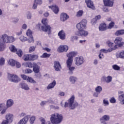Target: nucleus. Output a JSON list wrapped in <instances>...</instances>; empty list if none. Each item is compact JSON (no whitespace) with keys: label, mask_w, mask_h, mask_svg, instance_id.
<instances>
[{"label":"nucleus","mask_w":124,"mask_h":124,"mask_svg":"<svg viewBox=\"0 0 124 124\" xmlns=\"http://www.w3.org/2000/svg\"><path fill=\"white\" fill-rule=\"evenodd\" d=\"M42 31L45 32H47V34H51V28L49 25L42 26Z\"/></svg>","instance_id":"obj_9"},{"label":"nucleus","mask_w":124,"mask_h":124,"mask_svg":"<svg viewBox=\"0 0 124 124\" xmlns=\"http://www.w3.org/2000/svg\"><path fill=\"white\" fill-rule=\"evenodd\" d=\"M10 123L9 122H8L6 120H3L2 122V123L1 124H9Z\"/></svg>","instance_id":"obj_64"},{"label":"nucleus","mask_w":124,"mask_h":124,"mask_svg":"<svg viewBox=\"0 0 124 124\" xmlns=\"http://www.w3.org/2000/svg\"><path fill=\"white\" fill-rule=\"evenodd\" d=\"M19 88L22 90H24V91H29L30 90L29 85H28L27 83L24 82H22L19 83Z\"/></svg>","instance_id":"obj_12"},{"label":"nucleus","mask_w":124,"mask_h":124,"mask_svg":"<svg viewBox=\"0 0 124 124\" xmlns=\"http://www.w3.org/2000/svg\"><path fill=\"white\" fill-rule=\"evenodd\" d=\"M34 64H36V62H27L24 64L26 67H29V68H33Z\"/></svg>","instance_id":"obj_22"},{"label":"nucleus","mask_w":124,"mask_h":124,"mask_svg":"<svg viewBox=\"0 0 124 124\" xmlns=\"http://www.w3.org/2000/svg\"><path fill=\"white\" fill-rule=\"evenodd\" d=\"M19 39L21 40V41H22V42H24L25 41H27V38L26 37L21 36L19 38Z\"/></svg>","instance_id":"obj_56"},{"label":"nucleus","mask_w":124,"mask_h":124,"mask_svg":"<svg viewBox=\"0 0 124 124\" xmlns=\"http://www.w3.org/2000/svg\"><path fill=\"white\" fill-rule=\"evenodd\" d=\"M49 8H51V9H52V11L54 12V13H55V14H58V13H59V12L60 11L59 6L56 5L49 6Z\"/></svg>","instance_id":"obj_17"},{"label":"nucleus","mask_w":124,"mask_h":124,"mask_svg":"<svg viewBox=\"0 0 124 124\" xmlns=\"http://www.w3.org/2000/svg\"><path fill=\"white\" fill-rule=\"evenodd\" d=\"M14 104V101L12 99H9L7 101L6 105L8 108L11 107Z\"/></svg>","instance_id":"obj_27"},{"label":"nucleus","mask_w":124,"mask_h":124,"mask_svg":"<svg viewBox=\"0 0 124 124\" xmlns=\"http://www.w3.org/2000/svg\"><path fill=\"white\" fill-rule=\"evenodd\" d=\"M115 25V22L111 21L108 25V29H111L113 28Z\"/></svg>","instance_id":"obj_50"},{"label":"nucleus","mask_w":124,"mask_h":124,"mask_svg":"<svg viewBox=\"0 0 124 124\" xmlns=\"http://www.w3.org/2000/svg\"><path fill=\"white\" fill-rule=\"evenodd\" d=\"M51 56V54H48L46 52H45L43 54L42 56H41V58H42L43 59H45L46 58H50Z\"/></svg>","instance_id":"obj_35"},{"label":"nucleus","mask_w":124,"mask_h":124,"mask_svg":"<svg viewBox=\"0 0 124 124\" xmlns=\"http://www.w3.org/2000/svg\"><path fill=\"white\" fill-rule=\"evenodd\" d=\"M77 55V52L72 51L67 54V57L68 59L66 61V62H73V57Z\"/></svg>","instance_id":"obj_6"},{"label":"nucleus","mask_w":124,"mask_h":124,"mask_svg":"<svg viewBox=\"0 0 124 124\" xmlns=\"http://www.w3.org/2000/svg\"><path fill=\"white\" fill-rule=\"evenodd\" d=\"M9 49L10 50L11 52H12L13 53H16L17 51H18V49L14 45H12L11 46H10Z\"/></svg>","instance_id":"obj_31"},{"label":"nucleus","mask_w":124,"mask_h":124,"mask_svg":"<svg viewBox=\"0 0 124 124\" xmlns=\"http://www.w3.org/2000/svg\"><path fill=\"white\" fill-rule=\"evenodd\" d=\"M21 78L23 79V80H27V79H28L26 75H21Z\"/></svg>","instance_id":"obj_62"},{"label":"nucleus","mask_w":124,"mask_h":124,"mask_svg":"<svg viewBox=\"0 0 124 124\" xmlns=\"http://www.w3.org/2000/svg\"><path fill=\"white\" fill-rule=\"evenodd\" d=\"M59 53H63V52H67L68 51V46L66 45L60 46L58 49Z\"/></svg>","instance_id":"obj_11"},{"label":"nucleus","mask_w":124,"mask_h":124,"mask_svg":"<svg viewBox=\"0 0 124 124\" xmlns=\"http://www.w3.org/2000/svg\"><path fill=\"white\" fill-rule=\"evenodd\" d=\"M75 96L74 95H72L71 97L68 100V102H66L64 103V108H67L69 107L70 110H74L78 107L79 104L77 102H75Z\"/></svg>","instance_id":"obj_1"},{"label":"nucleus","mask_w":124,"mask_h":124,"mask_svg":"<svg viewBox=\"0 0 124 124\" xmlns=\"http://www.w3.org/2000/svg\"><path fill=\"white\" fill-rule=\"evenodd\" d=\"M103 11H104V12H109V10L108 9V8L107 7H105L103 9Z\"/></svg>","instance_id":"obj_63"},{"label":"nucleus","mask_w":124,"mask_h":124,"mask_svg":"<svg viewBox=\"0 0 124 124\" xmlns=\"http://www.w3.org/2000/svg\"><path fill=\"white\" fill-rule=\"evenodd\" d=\"M73 62H66L67 67L68 69L69 72L68 74L72 75L73 74V71L75 70V67L71 66L72 65Z\"/></svg>","instance_id":"obj_8"},{"label":"nucleus","mask_w":124,"mask_h":124,"mask_svg":"<svg viewBox=\"0 0 124 124\" xmlns=\"http://www.w3.org/2000/svg\"><path fill=\"white\" fill-rule=\"evenodd\" d=\"M35 121V116H32L30 118V123L31 124H34Z\"/></svg>","instance_id":"obj_46"},{"label":"nucleus","mask_w":124,"mask_h":124,"mask_svg":"<svg viewBox=\"0 0 124 124\" xmlns=\"http://www.w3.org/2000/svg\"><path fill=\"white\" fill-rule=\"evenodd\" d=\"M38 59V55L27 54L25 55L24 60L27 61H35Z\"/></svg>","instance_id":"obj_4"},{"label":"nucleus","mask_w":124,"mask_h":124,"mask_svg":"<svg viewBox=\"0 0 124 124\" xmlns=\"http://www.w3.org/2000/svg\"><path fill=\"white\" fill-rule=\"evenodd\" d=\"M78 34L80 36H87L89 33L87 31H85V30H83L78 31Z\"/></svg>","instance_id":"obj_20"},{"label":"nucleus","mask_w":124,"mask_h":124,"mask_svg":"<svg viewBox=\"0 0 124 124\" xmlns=\"http://www.w3.org/2000/svg\"><path fill=\"white\" fill-rule=\"evenodd\" d=\"M34 2H35L38 5H41L43 2L42 0H34Z\"/></svg>","instance_id":"obj_49"},{"label":"nucleus","mask_w":124,"mask_h":124,"mask_svg":"<svg viewBox=\"0 0 124 124\" xmlns=\"http://www.w3.org/2000/svg\"><path fill=\"white\" fill-rule=\"evenodd\" d=\"M95 91L96 93H100L102 92V87L100 86H98L95 88Z\"/></svg>","instance_id":"obj_34"},{"label":"nucleus","mask_w":124,"mask_h":124,"mask_svg":"<svg viewBox=\"0 0 124 124\" xmlns=\"http://www.w3.org/2000/svg\"><path fill=\"white\" fill-rule=\"evenodd\" d=\"M29 43H33L34 42V39H33V37H29L28 39Z\"/></svg>","instance_id":"obj_53"},{"label":"nucleus","mask_w":124,"mask_h":124,"mask_svg":"<svg viewBox=\"0 0 124 124\" xmlns=\"http://www.w3.org/2000/svg\"><path fill=\"white\" fill-rule=\"evenodd\" d=\"M99 31H106V24L101 23L99 27Z\"/></svg>","instance_id":"obj_24"},{"label":"nucleus","mask_w":124,"mask_h":124,"mask_svg":"<svg viewBox=\"0 0 124 124\" xmlns=\"http://www.w3.org/2000/svg\"><path fill=\"white\" fill-rule=\"evenodd\" d=\"M85 3L87 4V7L92 9V10H95V7L93 5V2L92 0H85Z\"/></svg>","instance_id":"obj_10"},{"label":"nucleus","mask_w":124,"mask_h":124,"mask_svg":"<svg viewBox=\"0 0 124 124\" xmlns=\"http://www.w3.org/2000/svg\"><path fill=\"white\" fill-rule=\"evenodd\" d=\"M118 100L121 102L122 105H124V94H122L118 96Z\"/></svg>","instance_id":"obj_26"},{"label":"nucleus","mask_w":124,"mask_h":124,"mask_svg":"<svg viewBox=\"0 0 124 124\" xmlns=\"http://www.w3.org/2000/svg\"><path fill=\"white\" fill-rule=\"evenodd\" d=\"M26 34L27 36H29V37H33V36H32V32H31V31L30 30L27 31Z\"/></svg>","instance_id":"obj_43"},{"label":"nucleus","mask_w":124,"mask_h":124,"mask_svg":"<svg viewBox=\"0 0 124 124\" xmlns=\"http://www.w3.org/2000/svg\"><path fill=\"white\" fill-rule=\"evenodd\" d=\"M123 39L121 37H117L114 40V43L118 45L119 47H122L124 45V43L122 42Z\"/></svg>","instance_id":"obj_16"},{"label":"nucleus","mask_w":124,"mask_h":124,"mask_svg":"<svg viewBox=\"0 0 124 124\" xmlns=\"http://www.w3.org/2000/svg\"><path fill=\"white\" fill-rule=\"evenodd\" d=\"M29 43H33L34 42V39H33V37H29L28 39Z\"/></svg>","instance_id":"obj_54"},{"label":"nucleus","mask_w":124,"mask_h":124,"mask_svg":"<svg viewBox=\"0 0 124 124\" xmlns=\"http://www.w3.org/2000/svg\"><path fill=\"white\" fill-rule=\"evenodd\" d=\"M50 108H52L53 109H55L59 110L60 109V107L59 106H54L53 105L50 106Z\"/></svg>","instance_id":"obj_58"},{"label":"nucleus","mask_w":124,"mask_h":124,"mask_svg":"<svg viewBox=\"0 0 124 124\" xmlns=\"http://www.w3.org/2000/svg\"><path fill=\"white\" fill-rule=\"evenodd\" d=\"M33 71L34 73H39L40 71V66L36 63L34 64V66L33 67Z\"/></svg>","instance_id":"obj_21"},{"label":"nucleus","mask_w":124,"mask_h":124,"mask_svg":"<svg viewBox=\"0 0 124 124\" xmlns=\"http://www.w3.org/2000/svg\"><path fill=\"white\" fill-rule=\"evenodd\" d=\"M112 82V77L110 76H108L107 77L106 83H109Z\"/></svg>","instance_id":"obj_51"},{"label":"nucleus","mask_w":124,"mask_h":124,"mask_svg":"<svg viewBox=\"0 0 124 124\" xmlns=\"http://www.w3.org/2000/svg\"><path fill=\"white\" fill-rule=\"evenodd\" d=\"M54 67L55 71H61V69H62V65H61V63L58 61L54 62Z\"/></svg>","instance_id":"obj_13"},{"label":"nucleus","mask_w":124,"mask_h":124,"mask_svg":"<svg viewBox=\"0 0 124 124\" xmlns=\"http://www.w3.org/2000/svg\"><path fill=\"white\" fill-rule=\"evenodd\" d=\"M56 80H53L52 82L50 83L47 87V90H51V89H53V88H55V86H56Z\"/></svg>","instance_id":"obj_23"},{"label":"nucleus","mask_w":124,"mask_h":124,"mask_svg":"<svg viewBox=\"0 0 124 124\" xmlns=\"http://www.w3.org/2000/svg\"><path fill=\"white\" fill-rule=\"evenodd\" d=\"M75 60V64L77 65V66H80V65H82V64H83V62H85V59H84V57L83 56L76 57Z\"/></svg>","instance_id":"obj_7"},{"label":"nucleus","mask_w":124,"mask_h":124,"mask_svg":"<svg viewBox=\"0 0 124 124\" xmlns=\"http://www.w3.org/2000/svg\"><path fill=\"white\" fill-rule=\"evenodd\" d=\"M96 23H97V20L95 18H93L91 20V24H92V25H95Z\"/></svg>","instance_id":"obj_57"},{"label":"nucleus","mask_w":124,"mask_h":124,"mask_svg":"<svg viewBox=\"0 0 124 124\" xmlns=\"http://www.w3.org/2000/svg\"><path fill=\"white\" fill-rule=\"evenodd\" d=\"M58 36L62 40H64L65 39V32L63 30H61L58 32Z\"/></svg>","instance_id":"obj_18"},{"label":"nucleus","mask_w":124,"mask_h":124,"mask_svg":"<svg viewBox=\"0 0 124 124\" xmlns=\"http://www.w3.org/2000/svg\"><path fill=\"white\" fill-rule=\"evenodd\" d=\"M8 37L9 36L7 35V34H4L2 35V39L4 43H7V42H8Z\"/></svg>","instance_id":"obj_25"},{"label":"nucleus","mask_w":124,"mask_h":124,"mask_svg":"<svg viewBox=\"0 0 124 124\" xmlns=\"http://www.w3.org/2000/svg\"><path fill=\"white\" fill-rule=\"evenodd\" d=\"M5 48V45L3 44V43L0 42V51L2 52V51H4Z\"/></svg>","instance_id":"obj_38"},{"label":"nucleus","mask_w":124,"mask_h":124,"mask_svg":"<svg viewBox=\"0 0 124 124\" xmlns=\"http://www.w3.org/2000/svg\"><path fill=\"white\" fill-rule=\"evenodd\" d=\"M100 93H98V92H94L93 94V96L94 97H98V94H99Z\"/></svg>","instance_id":"obj_60"},{"label":"nucleus","mask_w":124,"mask_h":124,"mask_svg":"<svg viewBox=\"0 0 124 124\" xmlns=\"http://www.w3.org/2000/svg\"><path fill=\"white\" fill-rule=\"evenodd\" d=\"M35 48H36V46H30L29 48V53H32V52H34V51H35Z\"/></svg>","instance_id":"obj_47"},{"label":"nucleus","mask_w":124,"mask_h":124,"mask_svg":"<svg viewBox=\"0 0 124 124\" xmlns=\"http://www.w3.org/2000/svg\"><path fill=\"white\" fill-rule=\"evenodd\" d=\"M25 73L30 74V73H32V70L30 68H28L25 70Z\"/></svg>","instance_id":"obj_52"},{"label":"nucleus","mask_w":124,"mask_h":124,"mask_svg":"<svg viewBox=\"0 0 124 124\" xmlns=\"http://www.w3.org/2000/svg\"><path fill=\"white\" fill-rule=\"evenodd\" d=\"M109 120H110V116L107 115H105L103 116L102 118L100 119V121H105V122H107Z\"/></svg>","instance_id":"obj_28"},{"label":"nucleus","mask_w":124,"mask_h":124,"mask_svg":"<svg viewBox=\"0 0 124 124\" xmlns=\"http://www.w3.org/2000/svg\"><path fill=\"white\" fill-rule=\"evenodd\" d=\"M15 41V38L13 36H9L8 38L7 43H12V42H14Z\"/></svg>","instance_id":"obj_37"},{"label":"nucleus","mask_w":124,"mask_h":124,"mask_svg":"<svg viewBox=\"0 0 124 124\" xmlns=\"http://www.w3.org/2000/svg\"><path fill=\"white\" fill-rule=\"evenodd\" d=\"M112 68L114 70H117V71L120 70V69H121V67L117 64H114L112 65Z\"/></svg>","instance_id":"obj_48"},{"label":"nucleus","mask_w":124,"mask_h":124,"mask_svg":"<svg viewBox=\"0 0 124 124\" xmlns=\"http://www.w3.org/2000/svg\"><path fill=\"white\" fill-rule=\"evenodd\" d=\"M115 33L116 35H123V34H124V30H118Z\"/></svg>","instance_id":"obj_36"},{"label":"nucleus","mask_w":124,"mask_h":124,"mask_svg":"<svg viewBox=\"0 0 124 124\" xmlns=\"http://www.w3.org/2000/svg\"><path fill=\"white\" fill-rule=\"evenodd\" d=\"M8 63L10 65H11V66H15V64H16V61L13 59H10Z\"/></svg>","instance_id":"obj_33"},{"label":"nucleus","mask_w":124,"mask_h":124,"mask_svg":"<svg viewBox=\"0 0 124 124\" xmlns=\"http://www.w3.org/2000/svg\"><path fill=\"white\" fill-rule=\"evenodd\" d=\"M5 119L10 124H11L13 122V114L10 113L7 114L5 116Z\"/></svg>","instance_id":"obj_19"},{"label":"nucleus","mask_w":124,"mask_h":124,"mask_svg":"<svg viewBox=\"0 0 124 124\" xmlns=\"http://www.w3.org/2000/svg\"><path fill=\"white\" fill-rule=\"evenodd\" d=\"M62 115L55 113L51 115L50 122L52 124H59L62 122Z\"/></svg>","instance_id":"obj_2"},{"label":"nucleus","mask_w":124,"mask_h":124,"mask_svg":"<svg viewBox=\"0 0 124 124\" xmlns=\"http://www.w3.org/2000/svg\"><path fill=\"white\" fill-rule=\"evenodd\" d=\"M103 1L105 6L112 7L114 5V0H104Z\"/></svg>","instance_id":"obj_15"},{"label":"nucleus","mask_w":124,"mask_h":124,"mask_svg":"<svg viewBox=\"0 0 124 124\" xmlns=\"http://www.w3.org/2000/svg\"><path fill=\"white\" fill-rule=\"evenodd\" d=\"M42 23L43 24V26H46L48 25V19H47V18L43 19L42 20Z\"/></svg>","instance_id":"obj_45"},{"label":"nucleus","mask_w":124,"mask_h":124,"mask_svg":"<svg viewBox=\"0 0 124 124\" xmlns=\"http://www.w3.org/2000/svg\"><path fill=\"white\" fill-rule=\"evenodd\" d=\"M83 13H84V12H83V10H79L78 11L76 15L77 17H81V16H82Z\"/></svg>","instance_id":"obj_44"},{"label":"nucleus","mask_w":124,"mask_h":124,"mask_svg":"<svg viewBox=\"0 0 124 124\" xmlns=\"http://www.w3.org/2000/svg\"><path fill=\"white\" fill-rule=\"evenodd\" d=\"M37 5H38L35 2H34L32 6L33 9H36L37 8Z\"/></svg>","instance_id":"obj_61"},{"label":"nucleus","mask_w":124,"mask_h":124,"mask_svg":"<svg viewBox=\"0 0 124 124\" xmlns=\"http://www.w3.org/2000/svg\"><path fill=\"white\" fill-rule=\"evenodd\" d=\"M8 78L9 81L13 82L14 83H18L19 80L18 79V76L14 74H8Z\"/></svg>","instance_id":"obj_5"},{"label":"nucleus","mask_w":124,"mask_h":124,"mask_svg":"<svg viewBox=\"0 0 124 124\" xmlns=\"http://www.w3.org/2000/svg\"><path fill=\"white\" fill-rule=\"evenodd\" d=\"M70 82L71 84H75V82L77 81V78L73 76H71L69 78Z\"/></svg>","instance_id":"obj_32"},{"label":"nucleus","mask_w":124,"mask_h":124,"mask_svg":"<svg viewBox=\"0 0 124 124\" xmlns=\"http://www.w3.org/2000/svg\"><path fill=\"white\" fill-rule=\"evenodd\" d=\"M5 63V59L3 58V57H1L0 59V65L1 66H2V65H4Z\"/></svg>","instance_id":"obj_40"},{"label":"nucleus","mask_w":124,"mask_h":124,"mask_svg":"<svg viewBox=\"0 0 124 124\" xmlns=\"http://www.w3.org/2000/svg\"><path fill=\"white\" fill-rule=\"evenodd\" d=\"M109 102L110 103H116V99H115V97H112L109 99Z\"/></svg>","instance_id":"obj_55"},{"label":"nucleus","mask_w":124,"mask_h":124,"mask_svg":"<svg viewBox=\"0 0 124 124\" xmlns=\"http://www.w3.org/2000/svg\"><path fill=\"white\" fill-rule=\"evenodd\" d=\"M116 56L118 58H120V59H124V51H122L119 53H116Z\"/></svg>","instance_id":"obj_29"},{"label":"nucleus","mask_w":124,"mask_h":124,"mask_svg":"<svg viewBox=\"0 0 124 124\" xmlns=\"http://www.w3.org/2000/svg\"><path fill=\"white\" fill-rule=\"evenodd\" d=\"M16 53L17 54V56L19 57V58H21L22 56H23V51L22 50V49H19L18 51L17 50Z\"/></svg>","instance_id":"obj_42"},{"label":"nucleus","mask_w":124,"mask_h":124,"mask_svg":"<svg viewBox=\"0 0 124 124\" xmlns=\"http://www.w3.org/2000/svg\"><path fill=\"white\" fill-rule=\"evenodd\" d=\"M27 82L31 83V84H36V81L34 80L31 77H28L27 78Z\"/></svg>","instance_id":"obj_30"},{"label":"nucleus","mask_w":124,"mask_h":124,"mask_svg":"<svg viewBox=\"0 0 124 124\" xmlns=\"http://www.w3.org/2000/svg\"><path fill=\"white\" fill-rule=\"evenodd\" d=\"M87 23L88 21L86 19H83L79 23H78L76 27L78 31H83V30H86Z\"/></svg>","instance_id":"obj_3"},{"label":"nucleus","mask_w":124,"mask_h":124,"mask_svg":"<svg viewBox=\"0 0 124 124\" xmlns=\"http://www.w3.org/2000/svg\"><path fill=\"white\" fill-rule=\"evenodd\" d=\"M26 16H27V19H28L29 20H31V17H32L31 13V12L30 11H28L27 12Z\"/></svg>","instance_id":"obj_39"},{"label":"nucleus","mask_w":124,"mask_h":124,"mask_svg":"<svg viewBox=\"0 0 124 124\" xmlns=\"http://www.w3.org/2000/svg\"><path fill=\"white\" fill-rule=\"evenodd\" d=\"M68 19H69V16L65 13H62L60 15V20L62 22H65Z\"/></svg>","instance_id":"obj_14"},{"label":"nucleus","mask_w":124,"mask_h":124,"mask_svg":"<svg viewBox=\"0 0 124 124\" xmlns=\"http://www.w3.org/2000/svg\"><path fill=\"white\" fill-rule=\"evenodd\" d=\"M34 76H35L36 79H41L42 78V75H41V73L40 72L38 73H35Z\"/></svg>","instance_id":"obj_41"},{"label":"nucleus","mask_w":124,"mask_h":124,"mask_svg":"<svg viewBox=\"0 0 124 124\" xmlns=\"http://www.w3.org/2000/svg\"><path fill=\"white\" fill-rule=\"evenodd\" d=\"M103 103L105 105H109V101L108 100H106V99L103 100Z\"/></svg>","instance_id":"obj_59"}]
</instances>
